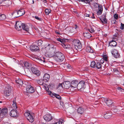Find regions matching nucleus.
Returning a JSON list of instances; mask_svg holds the SVG:
<instances>
[{
	"label": "nucleus",
	"instance_id": "f257e3e1",
	"mask_svg": "<svg viewBox=\"0 0 124 124\" xmlns=\"http://www.w3.org/2000/svg\"><path fill=\"white\" fill-rule=\"evenodd\" d=\"M15 29L18 31H20L22 29L26 32H28L29 31V27L26 24L22 23V22L18 21L15 24Z\"/></svg>",
	"mask_w": 124,
	"mask_h": 124
},
{
	"label": "nucleus",
	"instance_id": "f03ea898",
	"mask_svg": "<svg viewBox=\"0 0 124 124\" xmlns=\"http://www.w3.org/2000/svg\"><path fill=\"white\" fill-rule=\"evenodd\" d=\"M55 53L54 58L55 60L58 62L62 61L65 58L63 54L60 52L57 51Z\"/></svg>",
	"mask_w": 124,
	"mask_h": 124
},
{
	"label": "nucleus",
	"instance_id": "7ed1b4c3",
	"mask_svg": "<svg viewBox=\"0 0 124 124\" xmlns=\"http://www.w3.org/2000/svg\"><path fill=\"white\" fill-rule=\"evenodd\" d=\"M48 52L46 54V56L47 57H51L54 56H55L57 51L56 48H50Z\"/></svg>",
	"mask_w": 124,
	"mask_h": 124
},
{
	"label": "nucleus",
	"instance_id": "20e7f679",
	"mask_svg": "<svg viewBox=\"0 0 124 124\" xmlns=\"http://www.w3.org/2000/svg\"><path fill=\"white\" fill-rule=\"evenodd\" d=\"M73 45L76 50L80 49L82 47V45L80 41L78 40H74L72 42Z\"/></svg>",
	"mask_w": 124,
	"mask_h": 124
},
{
	"label": "nucleus",
	"instance_id": "39448f33",
	"mask_svg": "<svg viewBox=\"0 0 124 124\" xmlns=\"http://www.w3.org/2000/svg\"><path fill=\"white\" fill-rule=\"evenodd\" d=\"M12 91V87L10 85L6 86L4 91V94L6 97H8L11 94Z\"/></svg>",
	"mask_w": 124,
	"mask_h": 124
},
{
	"label": "nucleus",
	"instance_id": "423d86ee",
	"mask_svg": "<svg viewBox=\"0 0 124 124\" xmlns=\"http://www.w3.org/2000/svg\"><path fill=\"white\" fill-rule=\"evenodd\" d=\"M24 116L27 118L30 122L32 123L34 120V118L33 116L31 114L30 112L27 111L24 114Z\"/></svg>",
	"mask_w": 124,
	"mask_h": 124
},
{
	"label": "nucleus",
	"instance_id": "0eeeda50",
	"mask_svg": "<svg viewBox=\"0 0 124 124\" xmlns=\"http://www.w3.org/2000/svg\"><path fill=\"white\" fill-rule=\"evenodd\" d=\"M85 82L83 81H81L78 83L77 89H78L81 90V91L83 90L85 87Z\"/></svg>",
	"mask_w": 124,
	"mask_h": 124
},
{
	"label": "nucleus",
	"instance_id": "6e6552de",
	"mask_svg": "<svg viewBox=\"0 0 124 124\" xmlns=\"http://www.w3.org/2000/svg\"><path fill=\"white\" fill-rule=\"evenodd\" d=\"M78 82L77 80L72 81L71 83V88L76 89L77 88Z\"/></svg>",
	"mask_w": 124,
	"mask_h": 124
},
{
	"label": "nucleus",
	"instance_id": "1a4fd4ad",
	"mask_svg": "<svg viewBox=\"0 0 124 124\" xmlns=\"http://www.w3.org/2000/svg\"><path fill=\"white\" fill-rule=\"evenodd\" d=\"M111 53L113 55L114 57L115 58H118L120 56L119 53L117 51L116 49H113L111 51Z\"/></svg>",
	"mask_w": 124,
	"mask_h": 124
},
{
	"label": "nucleus",
	"instance_id": "9d476101",
	"mask_svg": "<svg viewBox=\"0 0 124 124\" xmlns=\"http://www.w3.org/2000/svg\"><path fill=\"white\" fill-rule=\"evenodd\" d=\"M27 92L29 93H32L35 91L34 88L30 85H27L26 87Z\"/></svg>",
	"mask_w": 124,
	"mask_h": 124
},
{
	"label": "nucleus",
	"instance_id": "9b49d317",
	"mask_svg": "<svg viewBox=\"0 0 124 124\" xmlns=\"http://www.w3.org/2000/svg\"><path fill=\"white\" fill-rule=\"evenodd\" d=\"M43 118L46 121H49L52 119L51 115L49 114H47L44 116Z\"/></svg>",
	"mask_w": 124,
	"mask_h": 124
},
{
	"label": "nucleus",
	"instance_id": "f8f14e48",
	"mask_svg": "<svg viewBox=\"0 0 124 124\" xmlns=\"http://www.w3.org/2000/svg\"><path fill=\"white\" fill-rule=\"evenodd\" d=\"M30 50L32 52L36 51L39 50V47L34 45H32L30 47Z\"/></svg>",
	"mask_w": 124,
	"mask_h": 124
},
{
	"label": "nucleus",
	"instance_id": "ddd939ff",
	"mask_svg": "<svg viewBox=\"0 0 124 124\" xmlns=\"http://www.w3.org/2000/svg\"><path fill=\"white\" fill-rule=\"evenodd\" d=\"M16 109H13L10 112L9 115L12 117H16L17 116V112Z\"/></svg>",
	"mask_w": 124,
	"mask_h": 124
},
{
	"label": "nucleus",
	"instance_id": "4468645a",
	"mask_svg": "<svg viewBox=\"0 0 124 124\" xmlns=\"http://www.w3.org/2000/svg\"><path fill=\"white\" fill-rule=\"evenodd\" d=\"M102 101L105 102L108 106H109L112 103V102L110 99H107L103 98L102 99Z\"/></svg>",
	"mask_w": 124,
	"mask_h": 124
},
{
	"label": "nucleus",
	"instance_id": "2eb2a0df",
	"mask_svg": "<svg viewBox=\"0 0 124 124\" xmlns=\"http://www.w3.org/2000/svg\"><path fill=\"white\" fill-rule=\"evenodd\" d=\"M17 12L18 15L15 16L14 17V18H15L22 16L24 14V10L23 9H21L20 10H17Z\"/></svg>",
	"mask_w": 124,
	"mask_h": 124
},
{
	"label": "nucleus",
	"instance_id": "dca6fc26",
	"mask_svg": "<svg viewBox=\"0 0 124 124\" xmlns=\"http://www.w3.org/2000/svg\"><path fill=\"white\" fill-rule=\"evenodd\" d=\"M8 109L6 108H4L1 109V112L0 117H3L4 116L8 113Z\"/></svg>",
	"mask_w": 124,
	"mask_h": 124
},
{
	"label": "nucleus",
	"instance_id": "f3484780",
	"mask_svg": "<svg viewBox=\"0 0 124 124\" xmlns=\"http://www.w3.org/2000/svg\"><path fill=\"white\" fill-rule=\"evenodd\" d=\"M103 10V8L102 5H100L98 8V9L97 11V14L98 15H101L102 13Z\"/></svg>",
	"mask_w": 124,
	"mask_h": 124
},
{
	"label": "nucleus",
	"instance_id": "a211bd4d",
	"mask_svg": "<svg viewBox=\"0 0 124 124\" xmlns=\"http://www.w3.org/2000/svg\"><path fill=\"white\" fill-rule=\"evenodd\" d=\"M64 87L66 89H68L70 87H71L70 82L68 81H66L63 83Z\"/></svg>",
	"mask_w": 124,
	"mask_h": 124
},
{
	"label": "nucleus",
	"instance_id": "6ab92c4d",
	"mask_svg": "<svg viewBox=\"0 0 124 124\" xmlns=\"http://www.w3.org/2000/svg\"><path fill=\"white\" fill-rule=\"evenodd\" d=\"M68 49L66 50L70 54H72L74 52L73 48L70 46Z\"/></svg>",
	"mask_w": 124,
	"mask_h": 124
},
{
	"label": "nucleus",
	"instance_id": "aec40b11",
	"mask_svg": "<svg viewBox=\"0 0 124 124\" xmlns=\"http://www.w3.org/2000/svg\"><path fill=\"white\" fill-rule=\"evenodd\" d=\"M117 45V43L113 40L110 41L109 43V45L111 46H116Z\"/></svg>",
	"mask_w": 124,
	"mask_h": 124
},
{
	"label": "nucleus",
	"instance_id": "412c9836",
	"mask_svg": "<svg viewBox=\"0 0 124 124\" xmlns=\"http://www.w3.org/2000/svg\"><path fill=\"white\" fill-rule=\"evenodd\" d=\"M23 64L25 67L27 69L30 68L31 66V64L26 62H24Z\"/></svg>",
	"mask_w": 124,
	"mask_h": 124
},
{
	"label": "nucleus",
	"instance_id": "4be33fe9",
	"mask_svg": "<svg viewBox=\"0 0 124 124\" xmlns=\"http://www.w3.org/2000/svg\"><path fill=\"white\" fill-rule=\"evenodd\" d=\"M83 35L85 37L87 38H89L92 36L91 34L89 33L88 32L84 33H83Z\"/></svg>",
	"mask_w": 124,
	"mask_h": 124
},
{
	"label": "nucleus",
	"instance_id": "5701e85b",
	"mask_svg": "<svg viewBox=\"0 0 124 124\" xmlns=\"http://www.w3.org/2000/svg\"><path fill=\"white\" fill-rule=\"evenodd\" d=\"M16 81L17 85H22L23 84V81L19 78L16 80Z\"/></svg>",
	"mask_w": 124,
	"mask_h": 124
},
{
	"label": "nucleus",
	"instance_id": "b1692460",
	"mask_svg": "<svg viewBox=\"0 0 124 124\" xmlns=\"http://www.w3.org/2000/svg\"><path fill=\"white\" fill-rule=\"evenodd\" d=\"M13 103L11 106L12 108H13V109H16L17 108V106L15 100H14L13 101Z\"/></svg>",
	"mask_w": 124,
	"mask_h": 124
},
{
	"label": "nucleus",
	"instance_id": "393cba45",
	"mask_svg": "<svg viewBox=\"0 0 124 124\" xmlns=\"http://www.w3.org/2000/svg\"><path fill=\"white\" fill-rule=\"evenodd\" d=\"M84 110L82 107L78 108L77 110V112L80 114H82L84 112Z\"/></svg>",
	"mask_w": 124,
	"mask_h": 124
},
{
	"label": "nucleus",
	"instance_id": "a878e982",
	"mask_svg": "<svg viewBox=\"0 0 124 124\" xmlns=\"http://www.w3.org/2000/svg\"><path fill=\"white\" fill-rule=\"evenodd\" d=\"M86 51L88 52L92 53L93 52V49L91 48V47L89 46L87 47Z\"/></svg>",
	"mask_w": 124,
	"mask_h": 124
},
{
	"label": "nucleus",
	"instance_id": "bb28decb",
	"mask_svg": "<svg viewBox=\"0 0 124 124\" xmlns=\"http://www.w3.org/2000/svg\"><path fill=\"white\" fill-rule=\"evenodd\" d=\"M50 77V76L49 74H45L44 75L43 78L44 79L47 80L49 79Z\"/></svg>",
	"mask_w": 124,
	"mask_h": 124
},
{
	"label": "nucleus",
	"instance_id": "cd10ccee",
	"mask_svg": "<svg viewBox=\"0 0 124 124\" xmlns=\"http://www.w3.org/2000/svg\"><path fill=\"white\" fill-rule=\"evenodd\" d=\"M53 94L54 95V97H55L56 98L59 100H61V97L58 94L55 93H53Z\"/></svg>",
	"mask_w": 124,
	"mask_h": 124
},
{
	"label": "nucleus",
	"instance_id": "c85d7f7f",
	"mask_svg": "<svg viewBox=\"0 0 124 124\" xmlns=\"http://www.w3.org/2000/svg\"><path fill=\"white\" fill-rule=\"evenodd\" d=\"M62 45L63 47L66 48V50L68 49V48H69V47L70 46V45H67L65 43L62 44Z\"/></svg>",
	"mask_w": 124,
	"mask_h": 124
},
{
	"label": "nucleus",
	"instance_id": "c756f323",
	"mask_svg": "<svg viewBox=\"0 0 124 124\" xmlns=\"http://www.w3.org/2000/svg\"><path fill=\"white\" fill-rule=\"evenodd\" d=\"M101 64L99 62H97L96 64V67L98 69H100L101 67Z\"/></svg>",
	"mask_w": 124,
	"mask_h": 124
},
{
	"label": "nucleus",
	"instance_id": "7c9ffc66",
	"mask_svg": "<svg viewBox=\"0 0 124 124\" xmlns=\"http://www.w3.org/2000/svg\"><path fill=\"white\" fill-rule=\"evenodd\" d=\"M91 67L93 68H95L96 67V65L95 62L94 61H93L91 62Z\"/></svg>",
	"mask_w": 124,
	"mask_h": 124
},
{
	"label": "nucleus",
	"instance_id": "2f4dec72",
	"mask_svg": "<svg viewBox=\"0 0 124 124\" xmlns=\"http://www.w3.org/2000/svg\"><path fill=\"white\" fill-rule=\"evenodd\" d=\"M47 88V89L46 88V91L48 92L49 94L51 96L54 97V95L53 94L54 93H52L51 91H49V88Z\"/></svg>",
	"mask_w": 124,
	"mask_h": 124
},
{
	"label": "nucleus",
	"instance_id": "473e14b6",
	"mask_svg": "<svg viewBox=\"0 0 124 124\" xmlns=\"http://www.w3.org/2000/svg\"><path fill=\"white\" fill-rule=\"evenodd\" d=\"M104 18H101L100 19L101 21L102 22V23H107V20L106 19L105 16H104Z\"/></svg>",
	"mask_w": 124,
	"mask_h": 124
},
{
	"label": "nucleus",
	"instance_id": "72a5a7b5",
	"mask_svg": "<svg viewBox=\"0 0 124 124\" xmlns=\"http://www.w3.org/2000/svg\"><path fill=\"white\" fill-rule=\"evenodd\" d=\"M45 14L46 15H48L51 12V10L50 9H45Z\"/></svg>",
	"mask_w": 124,
	"mask_h": 124
},
{
	"label": "nucleus",
	"instance_id": "f704fd0d",
	"mask_svg": "<svg viewBox=\"0 0 124 124\" xmlns=\"http://www.w3.org/2000/svg\"><path fill=\"white\" fill-rule=\"evenodd\" d=\"M12 16H13V17L15 16H16L18 15V14L17 12V10H15L14 11L12 14Z\"/></svg>",
	"mask_w": 124,
	"mask_h": 124
},
{
	"label": "nucleus",
	"instance_id": "c9c22d12",
	"mask_svg": "<svg viewBox=\"0 0 124 124\" xmlns=\"http://www.w3.org/2000/svg\"><path fill=\"white\" fill-rule=\"evenodd\" d=\"M34 74L38 76L40 75V72L39 70H38L37 69V70H36V71L35 72V73Z\"/></svg>",
	"mask_w": 124,
	"mask_h": 124
},
{
	"label": "nucleus",
	"instance_id": "e433bc0d",
	"mask_svg": "<svg viewBox=\"0 0 124 124\" xmlns=\"http://www.w3.org/2000/svg\"><path fill=\"white\" fill-rule=\"evenodd\" d=\"M34 74L38 76L40 75V72L39 70H38L37 69V70H36V71L35 72V73Z\"/></svg>",
	"mask_w": 124,
	"mask_h": 124
},
{
	"label": "nucleus",
	"instance_id": "4c0bfd02",
	"mask_svg": "<svg viewBox=\"0 0 124 124\" xmlns=\"http://www.w3.org/2000/svg\"><path fill=\"white\" fill-rule=\"evenodd\" d=\"M112 115H109L108 113H106L105 115V118H109L111 117Z\"/></svg>",
	"mask_w": 124,
	"mask_h": 124
},
{
	"label": "nucleus",
	"instance_id": "58836bf2",
	"mask_svg": "<svg viewBox=\"0 0 124 124\" xmlns=\"http://www.w3.org/2000/svg\"><path fill=\"white\" fill-rule=\"evenodd\" d=\"M6 16L4 14L1 15L0 16V20H3L5 19Z\"/></svg>",
	"mask_w": 124,
	"mask_h": 124
},
{
	"label": "nucleus",
	"instance_id": "ea45409f",
	"mask_svg": "<svg viewBox=\"0 0 124 124\" xmlns=\"http://www.w3.org/2000/svg\"><path fill=\"white\" fill-rule=\"evenodd\" d=\"M36 70H37V69L34 67H32L31 68V70L34 74L35 73V72L36 71Z\"/></svg>",
	"mask_w": 124,
	"mask_h": 124
},
{
	"label": "nucleus",
	"instance_id": "a19ab883",
	"mask_svg": "<svg viewBox=\"0 0 124 124\" xmlns=\"http://www.w3.org/2000/svg\"><path fill=\"white\" fill-rule=\"evenodd\" d=\"M100 5H99L98 4L95 3L94 4V7L96 9L98 8Z\"/></svg>",
	"mask_w": 124,
	"mask_h": 124
},
{
	"label": "nucleus",
	"instance_id": "79ce46f5",
	"mask_svg": "<svg viewBox=\"0 0 124 124\" xmlns=\"http://www.w3.org/2000/svg\"><path fill=\"white\" fill-rule=\"evenodd\" d=\"M104 59V60L106 62H108V58L107 56L106 55H104L103 56V58Z\"/></svg>",
	"mask_w": 124,
	"mask_h": 124
},
{
	"label": "nucleus",
	"instance_id": "37998d69",
	"mask_svg": "<svg viewBox=\"0 0 124 124\" xmlns=\"http://www.w3.org/2000/svg\"><path fill=\"white\" fill-rule=\"evenodd\" d=\"M35 18L36 19L39 21H42L43 19L39 17L38 16H35Z\"/></svg>",
	"mask_w": 124,
	"mask_h": 124
},
{
	"label": "nucleus",
	"instance_id": "c03bdc74",
	"mask_svg": "<svg viewBox=\"0 0 124 124\" xmlns=\"http://www.w3.org/2000/svg\"><path fill=\"white\" fill-rule=\"evenodd\" d=\"M88 30L91 33H93L94 32V29L92 27H91L90 29H89Z\"/></svg>",
	"mask_w": 124,
	"mask_h": 124
},
{
	"label": "nucleus",
	"instance_id": "a18cd8bd",
	"mask_svg": "<svg viewBox=\"0 0 124 124\" xmlns=\"http://www.w3.org/2000/svg\"><path fill=\"white\" fill-rule=\"evenodd\" d=\"M72 29H74L75 31L76 30L77 31L78 29V27L76 25H75L74 27H71Z\"/></svg>",
	"mask_w": 124,
	"mask_h": 124
},
{
	"label": "nucleus",
	"instance_id": "49530a36",
	"mask_svg": "<svg viewBox=\"0 0 124 124\" xmlns=\"http://www.w3.org/2000/svg\"><path fill=\"white\" fill-rule=\"evenodd\" d=\"M42 43L43 41L42 40H38V46H41L42 44Z\"/></svg>",
	"mask_w": 124,
	"mask_h": 124
},
{
	"label": "nucleus",
	"instance_id": "de8ad7c7",
	"mask_svg": "<svg viewBox=\"0 0 124 124\" xmlns=\"http://www.w3.org/2000/svg\"><path fill=\"white\" fill-rule=\"evenodd\" d=\"M120 28L122 30H124V24H123L122 23H121V26H120Z\"/></svg>",
	"mask_w": 124,
	"mask_h": 124
},
{
	"label": "nucleus",
	"instance_id": "09e8293b",
	"mask_svg": "<svg viewBox=\"0 0 124 124\" xmlns=\"http://www.w3.org/2000/svg\"><path fill=\"white\" fill-rule=\"evenodd\" d=\"M71 27H70L69 28L70 32H71V33L73 32H74V31H75L74 30V29H71Z\"/></svg>",
	"mask_w": 124,
	"mask_h": 124
},
{
	"label": "nucleus",
	"instance_id": "8fccbe9b",
	"mask_svg": "<svg viewBox=\"0 0 124 124\" xmlns=\"http://www.w3.org/2000/svg\"><path fill=\"white\" fill-rule=\"evenodd\" d=\"M114 17L115 19H117L118 17V15L116 14H115L114 15Z\"/></svg>",
	"mask_w": 124,
	"mask_h": 124
},
{
	"label": "nucleus",
	"instance_id": "3c124183",
	"mask_svg": "<svg viewBox=\"0 0 124 124\" xmlns=\"http://www.w3.org/2000/svg\"><path fill=\"white\" fill-rule=\"evenodd\" d=\"M83 2L85 3L86 4H89L90 3L89 1L88 0H84Z\"/></svg>",
	"mask_w": 124,
	"mask_h": 124
},
{
	"label": "nucleus",
	"instance_id": "603ef678",
	"mask_svg": "<svg viewBox=\"0 0 124 124\" xmlns=\"http://www.w3.org/2000/svg\"><path fill=\"white\" fill-rule=\"evenodd\" d=\"M118 90L119 91L121 92H124V90L122 89L121 88L118 87L117 88Z\"/></svg>",
	"mask_w": 124,
	"mask_h": 124
},
{
	"label": "nucleus",
	"instance_id": "864d4df0",
	"mask_svg": "<svg viewBox=\"0 0 124 124\" xmlns=\"http://www.w3.org/2000/svg\"><path fill=\"white\" fill-rule=\"evenodd\" d=\"M101 64H103L104 63V59L102 58L100 60V62Z\"/></svg>",
	"mask_w": 124,
	"mask_h": 124
},
{
	"label": "nucleus",
	"instance_id": "5fc2aeb1",
	"mask_svg": "<svg viewBox=\"0 0 124 124\" xmlns=\"http://www.w3.org/2000/svg\"><path fill=\"white\" fill-rule=\"evenodd\" d=\"M48 46H50L51 47H50V48H55V47H54V45L52 44H49L48 45Z\"/></svg>",
	"mask_w": 124,
	"mask_h": 124
},
{
	"label": "nucleus",
	"instance_id": "6e6d98bb",
	"mask_svg": "<svg viewBox=\"0 0 124 124\" xmlns=\"http://www.w3.org/2000/svg\"><path fill=\"white\" fill-rule=\"evenodd\" d=\"M57 40L58 41H60L62 43L63 41L62 40V39H58Z\"/></svg>",
	"mask_w": 124,
	"mask_h": 124
},
{
	"label": "nucleus",
	"instance_id": "4d7b16f0",
	"mask_svg": "<svg viewBox=\"0 0 124 124\" xmlns=\"http://www.w3.org/2000/svg\"><path fill=\"white\" fill-rule=\"evenodd\" d=\"M92 15V16L91 17L92 18H95V16H94V14L93 13Z\"/></svg>",
	"mask_w": 124,
	"mask_h": 124
},
{
	"label": "nucleus",
	"instance_id": "13d9d810",
	"mask_svg": "<svg viewBox=\"0 0 124 124\" xmlns=\"http://www.w3.org/2000/svg\"><path fill=\"white\" fill-rule=\"evenodd\" d=\"M27 72H28V74H31V72L30 71V70H27Z\"/></svg>",
	"mask_w": 124,
	"mask_h": 124
},
{
	"label": "nucleus",
	"instance_id": "bf43d9fd",
	"mask_svg": "<svg viewBox=\"0 0 124 124\" xmlns=\"http://www.w3.org/2000/svg\"><path fill=\"white\" fill-rule=\"evenodd\" d=\"M6 0H0V4H1L3 1H4Z\"/></svg>",
	"mask_w": 124,
	"mask_h": 124
},
{
	"label": "nucleus",
	"instance_id": "052dcab7",
	"mask_svg": "<svg viewBox=\"0 0 124 124\" xmlns=\"http://www.w3.org/2000/svg\"><path fill=\"white\" fill-rule=\"evenodd\" d=\"M62 84H59V87H62Z\"/></svg>",
	"mask_w": 124,
	"mask_h": 124
},
{
	"label": "nucleus",
	"instance_id": "680f3d73",
	"mask_svg": "<svg viewBox=\"0 0 124 124\" xmlns=\"http://www.w3.org/2000/svg\"><path fill=\"white\" fill-rule=\"evenodd\" d=\"M22 61H21L20 62V65H21V66H22V67H23V64H22Z\"/></svg>",
	"mask_w": 124,
	"mask_h": 124
},
{
	"label": "nucleus",
	"instance_id": "e2e57ef3",
	"mask_svg": "<svg viewBox=\"0 0 124 124\" xmlns=\"http://www.w3.org/2000/svg\"><path fill=\"white\" fill-rule=\"evenodd\" d=\"M1 108H0V117H1Z\"/></svg>",
	"mask_w": 124,
	"mask_h": 124
},
{
	"label": "nucleus",
	"instance_id": "0e129e2a",
	"mask_svg": "<svg viewBox=\"0 0 124 124\" xmlns=\"http://www.w3.org/2000/svg\"><path fill=\"white\" fill-rule=\"evenodd\" d=\"M67 66L68 68L69 69L70 68V65L68 64Z\"/></svg>",
	"mask_w": 124,
	"mask_h": 124
},
{
	"label": "nucleus",
	"instance_id": "69168bd1",
	"mask_svg": "<svg viewBox=\"0 0 124 124\" xmlns=\"http://www.w3.org/2000/svg\"><path fill=\"white\" fill-rule=\"evenodd\" d=\"M115 72H118V70H115Z\"/></svg>",
	"mask_w": 124,
	"mask_h": 124
},
{
	"label": "nucleus",
	"instance_id": "338daca9",
	"mask_svg": "<svg viewBox=\"0 0 124 124\" xmlns=\"http://www.w3.org/2000/svg\"><path fill=\"white\" fill-rule=\"evenodd\" d=\"M44 3H46V1L45 0H44Z\"/></svg>",
	"mask_w": 124,
	"mask_h": 124
},
{
	"label": "nucleus",
	"instance_id": "774afa93",
	"mask_svg": "<svg viewBox=\"0 0 124 124\" xmlns=\"http://www.w3.org/2000/svg\"><path fill=\"white\" fill-rule=\"evenodd\" d=\"M41 124H46L45 123H42Z\"/></svg>",
	"mask_w": 124,
	"mask_h": 124
}]
</instances>
